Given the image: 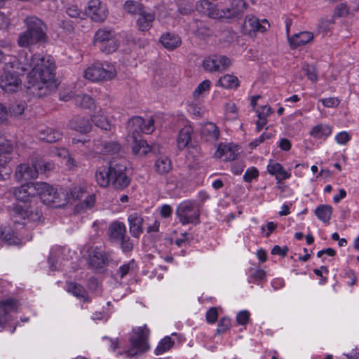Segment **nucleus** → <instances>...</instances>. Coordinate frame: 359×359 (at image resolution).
I'll list each match as a JSON object with an SVG mask.
<instances>
[{"label":"nucleus","instance_id":"obj_5","mask_svg":"<svg viewBox=\"0 0 359 359\" xmlns=\"http://www.w3.org/2000/svg\"><path fill=\"white\" fill-rule=\"evenodd\" d=\"M126 169V165L123 164H111L109 167L100 166L95 172L96 182L102 187H107L111 183L114 187L123 189L129 184Z\"/></svg>","mask_w":359,"mask_h":359},{"label":"nucleus","instance_id":"obj_60","mask_svg":"<svg viewBox=\"0 0 359 359\" xmlns=\"http://www.w3.org/2000/svg\"><path fill=\"white\" fill-rule=\"evenodd\" d=\"M277 145L281 151H288L291 149L292 143L291 141L285 137L280 138L277 142Z\"/></svg>","mask_w":359,"mask_h":359},{"label":"nucleus","instance_id":"obj_8","mask_svg":"<svg viewBox=\"0 0 359 359\" xmlns=\"http://www.w3.org/2000/svg\"><path fill=\"white\" fill-rule=\"evenodd\" d=\"M149 331L146 325L133 329L130 338V346L126 351L128 356L141 355L149 349L147 338Z\"/></svg>","mask_w":359,"mask_h":359},{"label":"nucleus","instance_id":"obj_39","mask_svg":"<svg viewBox=\"0 0 359 359\" xmlns=\"http://www.w3.org/2000/svg\"><path fill=\"white\" fill-rule=\"evenodd\" d=\"M54 191L57 193H64L67 196V202L63 205H65L66 203H67L70 198H72L74 200L79 199L80 197L82 196L83 193L85 191V187L83 185H74L69 189V195L67 193H65L64 191L60 189V191H57L54 189Z\"/></svg>","mask_w":359,"mask_h":359},{"label":"nucleus","instance_id":"obj_57","mask_svg":"<svg viewBox=\"0 0 359 359\" xmlns=\"http://www.w3.org/2000/svg\"><path fill=\"white\" fill-rule=\"evenodd\" d=\"M259 175L258 170L255 167L249 168L243 175V179L247 182H250Z\"/></svg>","mask_w":359,"mask_h":359},{"label":"nucleus","instance_id":"obj_35","mask_svg":"<svg viewBox=\"0 0 359 359\" xmlns=\"http://www.w3.org/2000/svg\"><path fill=\"white\" fill-rule=\"evenodd\" d=\"M114 36V33L111 30L100 29L95 34L94 44L100 48V46L105 44Z\"/></svg>","mask_w":359,"mask_h":359},{"label":"nucleus","instance_id":"obj_38","mask_svg":"<svg viewBox=\"0 0 359 359\" xmlns=\"http://www.w3.org/2000/svg\"><path fill=\"white\" fill-rule=\"evenodd\" d=\"M238 84V78L233 74H225L218 80V85L224 88H236Z\"/></svg>","mask_w":359,"mask_h":359},{"label":"nucleus","instance_id":"obj_36","mask_svg":"<svg viewBox=\"0 0 359 359\" xmlns=\"http://www.w3.org/2000/svg\"><path fill=\"white\" fill-rule=\"evenodd\" d=\"M69 128L81 133H88L91 129V125L85 118H76L69 123Z\"/></svg>","mask_w":359,"mask_h":359},{"label":"nucleus","instance_id":"obj_56","mask_svg":"<svg viewBox=\"0 0 359 359\" xmlns=\"http://www.w3.org/2000/svg\"><path fill=\"white\" fill-rule=\"evenodd\" d=\"M266 276L265 271L260 269L252 270L249 282H257L264 278Z\"/></svg>","mask_w":359,"mask_h":359},{"label":"nucleus","instance_id":"obj_59","mask_svg":"<svg viewBox=\"0 0 359 359\" xmlns=\"http://www.w3.org/2000/svg\"><path fill=\"white\" fill-rule=\"evenodd\" d=\"M2 47L4 48V50L3 51L0 50V62L4 63L5 57H7L8 61L9 58L13 57V56L8 54V53L11 52V46L10 43H6L2 45Z\"/></svg>","mask_w":359,"mask_h":359},{"label":"nucleus","instance_id":"obj_6","mask_svg":"<svg viewBox=\"0 0 359 359\" xmlns=\"http://www.w3.org/2000/svg\"><path fill=\"white\" fill-rule=\"evenodd\" d=\"M41 217V213L36 209L32 210L28 207H26L25 205L22 207L20 205H17L14 207L12 212V219L13 224H9L8 226H11L13 230V233H11L10 236L13 238L15 236H17L21 238L23 241V243L18 245V246H21L32 239L31 236H27L26 237H24L21 233L18 232L19 229H22V226L19 227V226H29V223H34L39 221Z\"/></svg>","mask_w":359,"mask_h":359},{"label":"nucleus","instance_id":"obj_54","mask_svg":"<svg viewBox=\"0 0 359 359\" xmlns=\"http://www.w3.org/2000/svg\"><path fill=\"white\" fill-rule=\"evenodd\" d=\"M25 108V103H22V102L15 103L10 107L9 114L12 116L17 117V116L21 115L24 112Z\"/></svg>","mask_w":359,"mask_h":359},{"label":"nucleus","instance_id":"obj_63","mask_svg":"<svg viewBox=\"0 0 359 359\" xmlns=\"http://www.w3.org/2000/svg\"><path fill=\"white\" fill-rule=\"evenodd\" d=\"M218 318L217 310L215 307L210 308L206 313V320L209 323H214Z\"/></svg>","mask_w":359,"mask_h":359},{"label":"nucleus","instance_id":"obj_1","mask_svg":"<svg viewBox=\"0 0 359 359\" xmlns=\"http://www.w3.org/2000/svg\"><path fill=\"white\" fill-rule=\"evenodd\" d=\"M55 63L48 55L35 54L30 57L20 55L7 61L5 57L3 70L0 74V88L5 93H14L22 89L20 72H27V86L32 93L43 96L48 91L55 90L58 83L55 79Z\"/></svg>","mask_w":359,"mask_h":359},{"label":"nucleus","instance_id":"obj_10","mask_svg":"<svg viewBox=\"0 0 359 359\" xmlns=\"http://www.w3.org/2000/svg\"><path fill=\"white\" fill-rule=\"evenodd\" d=\"M53 169V166L50 163L33 162L32 164L22 163L20 165L15 172V177L18 181H27L34 179L38 176L39 171L46 172Z\"/></svg>","mask_w":359,"mask_h":359},{"label":"nucleus","instance_id":"obj_34","mask_svg":"<svg viewBox=\"0 0 359 359\" xmlns=\"http://www.w3.org/2000/svg\"><path fill=\"white\" fill-rule=\"evenodd\" d=\"M67 290L78 299L83 300V302L88 301V297L87 296L84 288L76 283H67Z\"/></svg>","mask_w":359,"mask_h":359},{"label":"nucleus","instance_id":"obj_25","mask_svg":"<svg viewBox=\"0 0 359 359\" xmlns=\"http://www.w3.org/2000/svg\"><path fill=\"white\" fill-rule=\"evenodd\" d=\"M313 34L310 32H301L291 36H288V41L292 48H297L305 45L313 39Z\"/></svg>","mask_w":359,"mask_h":359},{"label":"nucleus","instance_id":"obj_15","mask_svg":"<svg viewBox=\"0 0 359 359\" xmlns=\"http://www.w3.org/2000/svg\"><path fill=\"white\" fill-rule=\"evenodd\" d=\"M87 147L88 149L86 153L88 155L112 154L117 153L121 149L120 144L116 142H104L102 144L99 140L89 142Z\"/></svg>","mask_w":359,"mask_h":359},{"label":"nucleus","instance_id":"obj_2","mask_svg":"<svg viewBox=\"0 0 359 359\" xmlns=\"http://www.w3.org/2000/svg\"><path fill=\"white\" fill-rule=\"evenodd\" d=\"M16 200L29 202L38 196L41 201L51 208H60L67 202L64 193H57L54 188L46 182L28 183L14 190Z\"/></svg>","mask_w":359,"mask_h":359},{"label":"nucleus","instance_id":"obj_28","mask_svg":"<svg viewBox=\"0 0 359 359\" xmlns=\"http://www.w3.org/2000/svg\"><path fill=\"white\" fill-rule=\"evenodd\" d=\"M255 110L257 117V130H260L266 125L267 117L272 114L273 110L268 105H263Z\"/></svg>","mask_w":359,"mask_h":359},{"label":"nucleus","instance_id":"obj_46","mask_svg":"<svg viewBox=\"0 0 359 359\" xmlns=\"http://www.w3.org/2000/svg\"><path fill=\"white\" fill-rule=\"evenodd\" d=\"M135 262L134 261H131L127 264L121 265L119 267L117 274L121 278H123L127 274L133 273L135 271Z\"/></svg>","mask_w":359,"mask_h":359},{"label":"nucleus","instance_id":"obj_51","mask_svg":"<svg viewBox=\"0 0 359 359\" xmlns=\"http://www.w3.org/2000/svg\"><path fill=\"white\" fill-rule=\"evenodd\" d=\"M231 326V320L229 318L224 317L219 320L217 328L216 330L217 333L219 334H223L230 329Z\"/></svg>","mask_w":359,"mask_h":359},{"label":"nucleus","instance_id":"obj_11","mask_svg":"<svg viewBox=\"0 0 359 359\" xmlns=\"http://www.w3.org/2000/svg\"><path fill=\"white\" fill-rule=\"evenodd\" d=\"M177 215L183 224H196L199 217V210L193 202L184 201L178 205Z\"/></svg>","mask_w":359,"mask_h":359},{"label":"nucleus","instance_id":"obj_55","mask_svg":"<svg viewBox=\"0 0 359 359\" xmlns=\"http://www.w3.org/2000/svg\"><path fill=\"white\" fill-rule=\"evenodd\" d=\"M325 107L335 108L339 104V100L337 97H330L323 98L319 100Z\"/></svg>","mask_w":359,"mask_h":359},{"label":"nucleus","instance_id":"obj_16","mask_svg":"<svg viewBox=\"0 0 359 359\" xmlns=\"http://www.w3.org/2000/svg\"><path fill=\"white\" fill-rule=\"evenodd\" d=\"M86 15L95 22L104 21L108 14L105 4L100 0H90L86 8Z\"/></svg>","mask_w":359,"mask_h":359},{"label":"nucleus","instance_id":"obj_30","mask_svg":"<svg viewBox=\"0 0 359 359\" xmlns=\"http://www.w3.org/2000/svg\"><path fill=\"white\" fill-rule=\"evenodd\" d=\"M160 41L164 48L169 50L179 47L182 43L178 35L170 32L163 34Z\"/></svg>","mask_w":359,"mask_h":359},{"label":"nucleus","instance_id":"obj_9","mask_svg":"<svg viewBox=\"0 0 359 359\" xmlns=\"http://www.w3.org/2000/svg\"><path fill=\"white\" fill-rule=\"evenodd\" d=\"M116 71L109 62H96L88 66L84 71V77L91 81H100L114 78Z\"/></svg>","mask_w":359,"mask_h":359},{"label":"nucleus","instance_id":"obj_52","mask_svg":"<svg viewBox=\"0 0 359 359\" xmlns=\"http://www.w3.org/2000/svg\"><path fill=\"white\" fill-rule=\"evenodd\" d=\"M172 14L171 9L168 11L163 7L158 15V20L162 23H170Z\"/></svg>","mask_w":359,"mask_h":359},{"label":"nucleus","instance_id":"obj_17","mask_svg":"<svg viewBox=\"0 0 359 359\" xmlns=\"http://www.w3.org/2000/svg\"><path fill=\"white\" fill-rule=\"evenodd\" d=\"M231 64L230 59L223 55L208 56L203 62L204 69L210 72L224 70L229 67Z\"/></svg>","mask_w":359,"mask_h":359},{"label":"nucleus","instance_id":"obj_13","mask_svg":"<svg viewBox=\"0 0 359 359\" xmlns=\"http://www.w3.org/2000/svg\"><path fill=\"white\" fill-rule=\"evenodd\" d=\"M128 133L140 135V133L150 134L154 130V121L153 119L144 120L140 116H134L128 122Z\"/></svg>","mask_w":359,"mask_h":359},{"label":"nucleus","instance_id":"obj_40","mask_svg":"<svg viewBox=\"0 0 359 359\" xmlns=\"http://www.w3.org/2000/svg\"><path fill=\"white\" fill-rule=\"evenodd\" d=\"M155 169L160 174L168 172L172 169L170 160L166 156H161L155 163Z\"/></svg>","mask_w":359,"mask_h":359},{"label":"nucleus","instance_id":"obj_32","mask_svg":"<svg viewBox=\"0 0 359 359\" xmlns=\"http://www.w3.org/2000/svg\"><path fill=\"white\" fill-rule=\"evenodd\" d=\"M332 208L327 204L320 205L315 210V215L323 223L328 224L332 215Z\"/></svg>","mask_w":359,"mask_h":359},{"label":"nucleus","instance_id":"obj_21","mask_svg":"<svg viewBox=\"0 0 359 359\" xmlns=\"http://www.w3.org/2000/svg\"><path fill=\"white\" fill-rule=\"evenodd\" d=\"M87 252V259L92 267L101 269L104 266L107 261V257L101 248L91 247Z\"/></svg>","mask_w":359,"mask_h":359},{"label":"nucleus","instance_id":"obj_24","mask_svg":"<svg viewBox=\"0 0 359 359\" xmlns=\"http://www.w3.org/2000/svg\"><path fill=\"white\" fill-rule=\"evenodd\" d=\"M130 233L134 237H139L143 231V218L137 213L134 212L129 215L128 217Z\"/></svg>","mask_w":359,"mask_h":359},{"label":"nucleus","instance_id":"obj_44","mask_svg":"<svg viewBox=\"0 0 359 359\" xmlns=\"http://www.w3.org/2000/svg\"><path fill=\"white\" fill-rule=\"evenodd\" d=\"M187 111L196 118L201 117L204 113L202 105L197 102H189L187 106Z\"/></svg>","mask_w":359,"mask_h":359},{"label":"nucleus","instance_id":"obj_37","mask_svg":"<svg viewBox=\"0 0 359 359\" xmlns=\"http://www.w3.org/2000/svg\"><path fill=\"white\" fill-rule=\"evenodd\" d=\"M39 137L48 142H55L62 138V133L52 128H46L40 131Z\"/></svg>","mask_w":359,"mask_h":359},{"label":"nucleus","instance_id":"obj_61","mask_svg":"<svg viewBox=\"0 0 359 359\" xmlns=\"http://www.w3.org/2000/svg\"><path fill=\"white\" fill-rule=\"evenodd\" d=\"M302 69L305 74L307 75L309 79L313 82L317 81V74L313 67L309 65H305L303 67Z\"/></svg>","mask_w":359,"mask_h":359},{"label":"nucleus","instance_id":"obj_27","mask_svg":"<svg viewBox=\"0 0 359 359\" xmlns=\"http://www.w3.org/2000/svg\"><path fill=\"white\" fill-rule=\"evenodd\" d=\"M13 233V230L11 226H4L0 227V239L8 245H18L23 243L21 238L15 236L13 238L10 235Z\"/></svg>","mask_w":359,"mask_h":359},{"label":"nucleus","instance_id":"obj_47","mask_svg":"<svg viewBox=\"0 0 359 359\" xmlns=\"http://www.w3.org/2000/svg\"><path fill=\"white\" fill-rule=\"evenodd\" d=\"M118 46V40L114 36L112 39H111L107 43L100 46V49L105 53H111L114 52Z\"/></svg>","mask_w":359,"mask_h":359},{"label":"nucleus","instance_id":"obj_26","mask_svg":"<svg viewBox=\"0 0 359 359\" xmlns=\"http://www.w3.org/2000/svg\"><path fill=\"white\" fill-rule=\"evenodd\" d=\"M154 20V15L152 13L143 10L136 20V25L138 30L141 32H147L152 27V22Z\"/></svg>","mask_w":359,"mask_h":359},{"label":"nucleus","instance_id":"obj_43","mask_svg":"<svg viewBox=\"0 0 359 359\" xmlns=\"http://www.w3.org/2000/svg\"><path fill=\"white\" fill-rule=\"evenodd\" d=\"M174 344V341L170 337H165L162 339L158 344L154 350V353L156 355H161L168 351Z\"/></svg>","mask_w":359,"mask_h":359},{"label":"nucleus","instance_id":"obj_64","mask_svg":"<svg viewBox=\"0 0 359 359\" xmlns=\"http://www.w3.org/2000/svg\"><path fill=\"white\" fill-rule=\"evenodd\" d=\"M333 23V20L332 18L329 19H322L319 22L318 29L320 32H325L329 29L330 25Z\"/></svg>","mask_w":359,"mask_h":359},{"label":"nucleus","instance_id":"obj_62","mask_svg":"<svg viewBox=\"0 0 359 359\" xmlns=\"http://www.w3.org/2000/svg\"><path fill=\"white\" fill-rule=\"evenodd\" d=\"M11 25V19L4 13L0 12V30H6Z\"/></svg>","mask_w":359,"mask_h":359},{"label":"nucleus","instance_id":"obj_18","mask_svg":"<svg viewBox=\"0 0 359 359\" xmlns=\"http://www.w3.org/2000/svg\"><path fill=\"white\" fill-rule=\"evenodd\" d=\"M60 99L64 101L74 99L76 104L86 108H90L94 104V100L91 97L87 95H81L76 93V91L69 90L68 89H65L60 93Z\"/></svg>","mask_w":359,"mask_h":359},{"label":"nucleus","instance_id":"obj_4","mask_svg":"<svg viewBox=\"0 0 359 359\" xmlns=\"http://www.w3.org/2000/svg\"><path fill=\"white\" fill-rule=\"evenodd\" d=\"M24 23L26 29L18 36L19 46L27 48L46 40V27L41 20L32 15L27 17Z\"/></svg>","mask_w":359,"mask_h":359},{"label":"nucleus","instance_id":"obj_22","mask_svg":"<svg viewBox=\"0 0 359 359\" xmlns=\"http://www.w3.org/2000/svg\"><path fill=\"white\" fill-rule=\"evenodd\" d=\"M267 171L279 181L289 179L291 177L290 172L287 171L280 163L273 160H269L267 165Z\"/></svg>","mask_w":359,"mask_h":359},{"label":"nucleus","instance_id":"obj_48","mask_svg":"<svg viewBox=\"0 0 359 359\" xmlns=\"http://www.w3.org/2000/svg\"><path fill=\"white\" fill-rule=\"evenodd\" d=\"M250 319V313L248 310L238 311L236 316V320L238 325L245 327Z\"/></svg>","mask_w":359,"mask_h":359},{"label":"nucleus","instance_id":"obj_31","mask_svg":"<svg viewBox=\"0 0 359 359\" xmlns=\"http://www.w3.org/2000/svg\"><path fill=\"white\" fill-rule=\"evenodd\" d=\"M109 236L111 240L120 241L124 238L126 226L123 222L116 221L111 223L109 228Z\"/></svg>","mask_w":359,"mask_h":359},{"label":"nucleus","instance_id":"obj_19","mask_svg":"<svg viewBox=\"0 0 359 359\" xmlns=\"http://www.w3.org/2000/svg\"><path fill=\"white\" fill-rule=\"evenodd\" d=\"M193 128L189 125H185L179 132L177 137V147L182 150L187 148L189 150H197L196 145H194L191 140Z\"/></svg>","mask_w":359,"mask_h":359},{"label":"nucleus","instance_id":"obj_7","mask_svg":"<svg viewBox=\"0 0 359 359\" xmlns=\"http://www.w3.org/2000/svg\"><path fill=\"white\" fill-rule=\"evenodd\" d=\"M20 304L13 298H8L0 301V331H8L13 333L15 327L20 325L18 322L14 326V318L18 312Z\"/></svg>","mask_w":359,"mask_h":359},{"label":"nucleus","instance_id":"obj_50","mask_svg":"<svg viewBox=\"0 0 359 359\" xmlns=\"http://www.w3.org/2000/svg\"><path fill=\"white\" fill-rule=\"evenodd\" d=\"M335 15L340 17L353 15L351 7L346 3L339 4L335 8Z\"/></svg>","mask_w":359,"mask_h":359},{"label":"nucleus","instance_id":"obj_23","mask_svg":"<svg viewBox=\"0 0 359 359\" xmlns=\"http://www.w3.org/2000/svg\"><path fill=\"white\" fill-rule=\"evenodd\" d=\"M332 133V126L325 123H318L311 128L309 135L316 140L325 141Z\"/></svg>","mask_w":359,"mask_h":359},{"label":"nucleus","instance_id":"obj_45","mask_svg":"<svg viewBox=\"0 0 359 359\" xmlns=\"http://www.w3.org/2000/svg\"><path fill=\"white\" fill-rule=\"evenodd\" d=\"M210 81L208 79L204 80L197 86V87L193 92V97L195 99H197L201 96L204 95L206 93H208L210 90Z\"/></svg>","mask_w":359,"mask_h":359},{"label":"nucleus","instance_id":"obj_14","mask_svg":"<svg viewBox=\"0 0 359 359\" xmlns=\"http://www.w3.org/2000/svg\"><path fill=\"white\" fill-rule=\"evenodd\" d=\"M126 141L135 156L142 157L151 151V147L142 138L141 135L128 133Z\"/></svg>","mask_w":359,"mask_h":359},{"label":"nucleus","instance_id":"obj_3","mask_svg":"<svg viewBox=\"0 0 359 359\" xmlns=\"http://www.w3.org/2000/svg\"><path fill=\"white\" fill-rule=\"evenodd\" d=\"M244 0H232L215 5L206 0L197 2L196 8L200 13L213 19H231L241 15L246 9Z\"/></svg>","mask_w":359,"mask_h":359},{"label":"nucleus","instance_id":"obj_53","mask_svg":"<svg viewBox=\"0 0 359 359\" xmlns=\"http://www.w3.org/2000/svg\"><path fill=\"white\" fill-rule=\"evenodd\" d=\"M351 139V135L346 131L339 132L334 137L335 142L339 145H346Z\"/></svg>","mask_w":359,"mask_h":359},{"label":"nucleus","instance_id":"obj_20","mask_svg":"<svg viewBox=\"0 0 359 359\" xmlns=\"http://www.w3.org/2000/svg\"><path fill=\"white\" fill-rule=\"evenodd\" d=\"M238 151L236 145L230 143H220L215 152V157L223 161L234 160Z\"/></svg>","mask_w":359,"mask_h":359},{"label":"nucleus","instance_id":"obj_41","mask_svg":"<svg viewBox=\"0 0 359 359\" xmlns=\"http://www.w3.org/2000/svg\"><path fill=\"white\" fill-rule=\"evenodd\" d=\"M53 156L63 158L65 160V164L69 168H72L76 166V162L74 158L69 156V151L65 148L55 149L52 151Z\"/></svg>","mask_w":359,"mask_h":359},{"label":"nucleus","instance_id":"obj_49","mask_svg":"<svg viewBox=\"0 0 359 359\" xmlns=\"http://www.w3.org/2000/svg\"><path fill=\"white\" fill-rule=\"evenodd\" d=\"M224 111L226 118L233 120L237 118L238 109L233 102H227L225 105Z\"/></svg>","mask_w":359,"mask_h":359},{"label":"nucleus","instance_id":"obj_12","mask_svg":"<svg viewBox=\"0 0 359 359\" xmlns=\"http://www.w3.org/2000/svg\"><path fill=\"white\" fill-rule=\"evenodd\" d=\"M269 27L270 25L266 19L259 20L254 15H248L245 18L242 32L244 34L254 36L257 32H266Z\"/></svg>","mask_w":359,"mask_h":359},{"label":"nucleus","instance_id":"obj_58","mask_svg":"<svg viewBox=\"0 0 359 359\" xmlns=\"http://www.w3.org/2000/svg\"><path fill=\"white\" fill-rule=\"evenodd\" d=\"M273 137V134L270 133H264L258 138H256L250 143L252 148H255L261 143L264 142L266 140H269Z\"/></svg>","mask_w":359,"mask_h":359},{"label":"nucleus","instance_id":"obj_29","mask_svg":"<svg viewBox=\"0 0 359 359\" xmlns=\"http://www.w3.org/2000/svg\"><path fill=\"white\" fill-rule=\"evenodd\" d=\"M201 133L203 137L210 142H215L219 135L217 127L211 122L205 123L201 128Z\"/></svg>","mask_w":359,"mask_h":359},{"label":"nucleus","instance_id":"obj_33","mask_svg":"<svg viewBox=\"0 0 359 359\" xmlns=\"http://www.w3.org/2000/svg\"><path fill=\"white\" fill-rule=\"evenodd\" d=\"M91 120L96 126L102 130H111V124L107 118L105 112L102 109H100L96 114L93 115L91 117Z\"/></svg>","mask_w":359,"mask_h":359},{"label":"nucleus","instance_id":"obj_42","mask_svg":"<svg viewBox=\"0 0 359 359\" xmlns=\"http://www.w3.org/2000/svg\"><path fill=\"white\" fill-rule=\"evenodd\" d=\"M123 9L131 15L140 14L144 9L142 5L138 1L128 0L123 4Z\"/></svg>","mask_w":359,"mask_h":359}]
</instances>
